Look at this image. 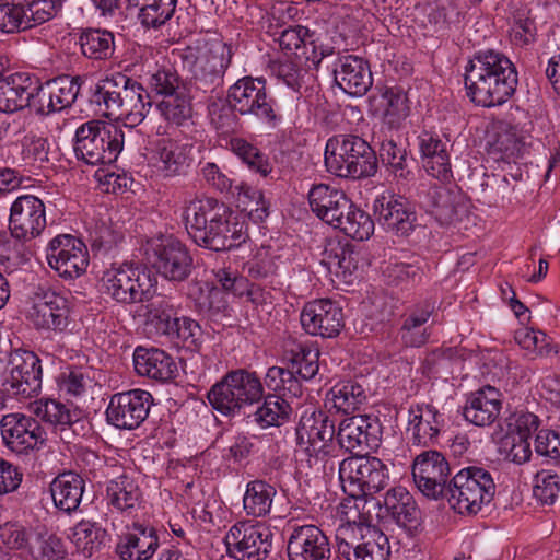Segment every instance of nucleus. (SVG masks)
Instances as JSON below:
<instances>
[{
	"label": "nucleus",
	"mask_w": 560,
	"mask_h": 560,
	"mask_svg": "<svg viewBox=\"0 0 560 560\" xmlns=\"http://www.w3.org/2000/svg\"><path fill=\"white\" fill-rule=\"evenodd\" d=\"M443 427V415L435 406L430 404L410 406L406 435L412 445L430 446L435 444Z\"/></svg>",
	"instance_id": "nucleus-25"
},
{
	"label": "nucleus",
	"mask_w": 560,
	"mask_h": 560,
	"mask_svg": "<svg viewBox=\"0 0 560 560\" xmlns=\"http://www.w3.org/2000/svg\"><path fill=\"white\" fill-rule=\"evenodd\" d=\"M183 218L192 241L214 252L238 247L247 237L245 222L214 198L185 201Z\"/></svg>",
	"instance_id": "nucleus-1"
},
{
	"label": "nucleus",
	"mask_w": 560,
	"mask_h": 560,
	"mask_svg": "<svg viewBox=\"0 0 560 560\" xmlns=\"http://www.w3.org/2000/svg\"><path fill=\"white\" fill-rule=\"evenodd\" d=\"M435 310L431 301L419 302L408 308L400 328L401 341L407 347H421L429 340L428 322Z\"/></svg>",
	"instance_id": "nucleus-35"
},
{
	"label": "nucleus",
	"mask_w": 560,
	"mask_h": 560,
	"mask_svg": "<svg viewBox=\"0 0 560 560\" xmlns=\"http://www.w3.org/2000/svg\"><path fill=\"white\" fill-rule=\"evenodd\" d=\"M147 261L164 279L185 281L192 269V257L188 248L172 236L150 238L142 246Z\"/></svg>",
	"instance_id": "nucleus-11"
},
{
	"label": "nucleus",
	"mask_w": 560,
	"mask_h": 560,
	"mask_svg": "<svg viewBox=\"0 0 560 560\" xmlns=\"http://www.w3.org/2000/svg\"><path fill=\"white\" fill-rule=\"evenodd\" d=\"M147 83L153 92L163 97L189 85L180 81L176 70L171 65L165 63L164 59L162 65L156 62L153 70H148Z\"/></svg>",
	"instance_id": "nucleus-53"
},
{
	"label": "nucleus",
	"mask_w": 560,
	"mask_h": 560,
	"mask_svg": "<svg viewBox=\"0 0 560 560\" xmlns=\"http://www.w3.org/2000/svg\"><path fill=\"white\" fill-rule=\"evenodd\" d=\"M411 472L417 489L424 497L438 500L445 494L451 469L442 453L433 450L421 452L413 459Z\"/></svg>",
	"instance_id": "nucleus-17"
},
{
	"label": "nucleus",
	"mask_w": 560,
	"mask_h": 560,
	"mask_svg": "<svg viewBox=\"0 0 560 560\" xmlns=\"http://www.w3.org/2000/svg\"><path fill=\"white\" fill-rule=\"evenodd\" d=\"M271 537L264 524L243 521L230 528L224 541L230 556L237 560H262L271 550Z\"/></svg>",
	"instance_id": "nucleus-13"
},
{
	"label": "nucleus",
	"mask_w": 560,
	"mask_h": 560,
	"mask_svg": "<svg viewBox=\"0 0 560 560\" xmlns=\"http://www.w3.org/2000/svg\"><path fill=\"white\" fill-rule=\"evenodd\" d=\"M152 405V395L143 389L114 394L105 411L106 421L119 430H135L148 418Z\"/></svg>",
	"instance_id": "nucleus-15"
},
{
	"label": "nucleus",
	"mask_w": 560,
	"mask_h": 560,
	"mask_svg": "<svg viewBox=\"0 0 560 560\" xmlns=\"http://www.w3.org/2000/svg\"><path fill=\"white\" fill-rule=\"evenodd\" d=\"M45 228V205L38 197L22 195L13 201L10 208L9 229L14 238L31 241L39 236Z\"/></svg>",
	"instance_id": "nucleus-21"
},
{
	"label": "nucleus",
	"mask_w": 560,
	"mask_h": 560,
	"mask_svg": "<svg viewBox=\"0 0 560 560\" xmlns=\"http://www.w3.org/2000/svg\"><path fill=\"white\" fill-rule=\"evenodd\" d=\"M225 375L229 377V382L233 386V389L236 390L237 396L243 398L247 406L261 398L264 387L256 373L240 369L231 371Z\"/></svg>",
	"instance_id": "nucleus-56"
},
{
	"label": "nucleus",
	"mask_w": 560,
	"mask_h": 560,
	"mask_svg": "<svg viewBox=\"0 0 560 560\" xmlns=\"http://www.w3.org/2000/svg\"><path fill=\"white\" fill-rule=\"evenodd\" d=\"M35 413L45 422L60 427L61 431H66L75 421L77 416L67 405L55 399L39 400Z\"/></svg>",
	"instance_id": "nucleus-58"
},
{
	"label": "nucleus",
	"mask_w": 560,
	"mask_h": 560,
	"mask_svg": "<svg viewBox=\"0 0 560 560\" xmlns=\"http://www.w3.org/2000/svg\"><path fill=\"white\" fill-rule=\"evenodd\" d=\"M207 397L214 410L228 417L238 415L247 406L243 398L237 396L226 375L220 382L212 385Z\"/></svg>",
	"instance_id": "nucleus-49"
},
{
	"label": "nucleus",
	"mask_w": 560,
	"mask_h": 560,
	"mask_svg": "<svg viewBox=\"0 0 560 560\" xmlns=\"http://www.w3.org/2000/svg\"><path fill=\"white\" fill-rule=\"evenodd\" d=\"M46 259L63 279H77L89 266V253L85 244L77 237L62 234L54 237L48 246Z\"/></svg>",
	"instance_id": "nucleus-16"
},
{
	"label": "nucleus",
	"mask_w": 560,
	"mask_h": 560,
	"mask_svg": "<svg viewBox=\"0 0 560 560\" xmlns=\"http://www.w3.org/2000/svg\"><path fill=\"white\" fill-rule=\"evenodd\" d=\"M231 150L236 154L248 167L266 177L271 172L270 163L259 150L242 138H234L230 141Z\"/></svg>",
	"instance_id": "nucleus-60"
},
{
	"label": "nucleus",
	"mask_w": 560,
	"mask_h": 560,
	"mask_svg": "<svg viewBox=\"0 0 560 560\" xmlns=\"http://www.w3.org/2000/svg\"><path fill=\"white\" fill-rule=\"evenodd\" d=\"M128 83L129 77L121 73L107 77L92 89L91 104L95 105L96 110L103 116L116 120L122 106L125 85Z\"/></svg>",
	"instance_id": "nucleus-34"
},
{
	"label": "nucleus",
	"mask_w": 560,
	"mask_h": 560,
	"mask_svg": "<svg viewBox=\"0 0 560 560\" xmlns=\"http://www.w3.org/2000/svg\"><path fill=\"white\" fill-rule=\"evenodd\" d=\"M266 84L264 78L243 77L229 88L226 100L229 106L240 115H252L275 128L281 122L282 116Z\"/></svg>",
	"instance_id": "nucleus-8"
},
{
	"label": "nucleus",
	"mask_w": 560,
	"mask_h": 560,
	"mask_svg": "<svg viewBox=\"0 0 560 560\" xmlns=\"http://www.w3.org/2000/svg\"><path fill=\"white\" fill-rule=\"evenodd\" d=\"M107 504L110 512L133 518L143 508V495L138 482L122 475L108 482L106 488Z\"/></svg>",
	"instance_id": "nucleus-32"
},
{
	"label": "nucleus",
	"mask_w": 560,
	"mask_h": 560,
	"mask_svg": "<svg viewBox=\"0 0 560 560\" xmlns=\"http://www.w3.org/2000/svg\"><path fill=\"white\" fill-rule=\"evenodd\" d=\"M73 298L70 291L47 290L37 295L28 319L38 330L61 334L72 324Z\"/></svg>",
	"instance_id": "nucleus-12"
},
{
	"label": "nucleus",
	"mask_w": 560,
	"mask_h": 560,
	"mask_svg": "<svg viewBox=\"0 0 560 560\" xmlns=\"http://www.w3.org/2000/svg\"><path fill=\"white\" fill-rule=\"evenodd\" d=\"M332 73L335 83L351 96L364 95L373 83L369 63L353 55L338 57Z\"/></svg>",
	"instance_id": "nucleus-26"
},
{
	"label": "nucleus",
	"mask_w": 560,
	"mask_h": 560,
	"mask_svg": "<svg viewBox=\"0 0 560 560\" xmlns=\"http://www.w3.org/2000/svg\"><path fill=\"white\" fill-rule=\"evenodd\" d=\"M376 526L364 522H346L336 529L337 551L340 557L351 560L354 553L362 551L361 542L365 541V529H374Z\"/></svg>",
	"instance_id": "nucleus-50"
},
{
	"label": "nucleus",
	"mask_w": 560,
	"mask_h": 560,
	"mask_svg": "<svg viewBox=\"0 0 560 560\" xmlns=\"http://www.w3.org/2000/svg\"><path fill=\"white\" fill-rule=\"evenodd\" d=\"M81 85L80 77L62 75L40 86V106L35 110L40 115L61 112L70 107L78 97Z\"/></svg>",
	"instance_id": "nucleus-31"
},
{
	"label": "nucleus",
	"mask_w": 560,
	"mask_h": 560,
	"mask_svg": "<svg viewBox=\"0 0 560 560\" xmlns=\"http://www.w3.org/2000/svg\"><path fill=\"white\" fill-rule=\"evenodd\" d=\"M502 393L491 385L482 386L466 397L464 419L476 427H490L502 409Z\"/></svg>",
	"instance_id": "nucleus-28"
},
{
	"label": "nucleus",
	"mask_w": 560,
	"mask_h": 560,
	"mask_svg": "<svg viewBox=\"0 0 560 560\" xmlns=\"http://www.w3.org/2000/svg\"><path fill=\"white\" fill-rule=\"evenodd\" d=\"M348 209L343 211L340 218L332 226L339 230L345 235L355 241H366L374 233V221L371 215L357 206L351 199L349 200Z\"/></svg>",
	"instance_id": "nucleus-44"
},
{
	"label": "nucleus",
	"mask_w": 560,
	"mask_h": 560,
	"mask_svg": "<svg viewBox=\"0 0 560 560\" xmlns=\"http://www.w3.org/2000/svg\"><path fill=\"white\" fill-rule=\"evenodd\" d=\"M325 166L330 174L343 178H365L377 172V158L372 147L355 135H337L326 142Z\"/></svg>",
	"instance_id": "nucleus-3"
},
{
	"label": "nucleus",
	"mask_w": 560,
	"mask_h": 560,
	"mask_svg": "<svg viewBox=\"0 0 560 560\" xmlns=\"http://www.w3.org/2000/svg\"><path fill=\"white\" fill-rule=\"evenodd\" d=\"M125 144L122 129L102 120L80 125L74 135L73 151L88 165H105L117 161Z\"/></svg>",
	"instance_id": "nucleus-5"
},
{
	"label": "nucleus",
	"mask_w": 560,
	"mask_h": 560,
	"mask_svg": "<svg viewBox=\"0 0 560 560\" xmlns=\"http://www.w3.org/2000/svg\"><path fill=\"white\" fill-rule=\"evenodd\" d=\"M364 388L355 381L348 380L335 384L326 395V406L337 412L357 411L365 401Z\"/></svg>",
	"instance_id": "nucleus-43"
},
{
	"label": "nucleus",
	"mask_w": 560,
	"mask_h": 560,
	"mask_svg": "<svg viewBox=\"0 0 560 560\" xmlns=\"http://www.w3.org/2000/svg\"><path fill=\"white\" fill-rule=\"evenodd\" d=\"M183 67L190 75L188 84L203 92L212 91L223 83V77L232 60V49L223 43L210 47L185 49Z\"/></svg>",
	"instance_id": "nucleus-9"
},
{
	"label": "nucleus",
	"mask_w": 560,
	"mask_h": 560,
	"mask_svg": "<svg viewBox=\"0 0 560 560\" xmlns=\"http://www.w3.org/2000/svg\"><path fill=\"white\" fill-rule=\"evenodd\" d=\"M517 83L514 63L493 49L477 51L465 67L467 96L482 107L506 103L515 93Z\"/></svg>",
	"instance_id": "nucleus-2"
},
{
	"label": "nucleus",
	"mask_w": 560,
	"mask_h": 560,
	"mask_svg": "<svg viewBox=\"0 0 560 560\" xmlns=\"http://www.w3.org/2000/svg\"><path fill=\"white\" fill-rule=\"evenodd\" d=\"M384 506L396 524L406 530L412 532L420 525L421 512L406 488L389 489L384 497Z\"/></svg>",
	"instance_id": "nucleus-36"
},
{
	"label": "nucleus",
	"mask_w": 560,
	"mask_h": 560,
	"mask_svg": "<svg viewBox=\"0 0 560 560\" xmlns=\"http://www.w3.org/2000/svg\"><path fill=\"white\" fill-rule=\"evenodd\" d=\"M380 159L397 178L408 179L411 175L407 166V152L393 139H385L381 143Z\"/></svg>",
	"instance_id": "nucleus-59"
},
{
	"label": "nucleus",
	"mask_w": 560,
	"mask_h": 560,
	"mask_svg": "<svg viewBox=\"0 0 560 560\" xmlns=\"http://www.w3.org/2000/svg\"><path fill=\"white\" fill-rule=\"evenodd\" d=\"M82 55L94 61L112 58L115 52L114 34L103 28H86L79 36Z\"/></svg>",
	"instance_id": "nucleus-45"
},
{
	"label": "nucleus",
	"mask_w": 560,
	"mask_h": 560,
	"mask_svg": "<svg viewBox=\"0 0 560 560\" xmlns=\"http://www.w3.org/2000/svg\"><path fill=\"white\" fill-rule=\"evenodd\" d=\"M284 354L292 371L302 380H312L318 373L319 351L312 343L301 340H289L284 346Z\"/></svg>",
	"instance_id": "nucleus-41"
},
{
	"label": "nucleus",
	"mask_w": 560,
	"mask_h": 560,
	"mask_svg": "<svg viewBox=\"0 0 560 560\" xmlns=\"http://www.w3.org/2000/svg\"><path fill=\"white\" fill-rule=\"evenodd\" d=\"M421 202L441 223L452 222L456 214L454 195L444 186H430Z\"/></svg>",
	"instance_id": "nucleus-52"
},
{
	"label": "nucleus",
	"mask_w": 560,
	"mask_h": 560,
	"mask_svg": "<svg viewBox=\"0 0 560 560\" xmlns=\"http://www.w3.org/2000/svg\"><path fill=\"white\" fill-rule=\"evenodd\" d=\"M338 474L343 492L355 500L380 492L389 482V470L377 457L345 458L339 463Z\"/></svg>",
	"instance_id": "nucleus-10"
},
{
	"label": "nucleus",
	"mask_w": 560,
	"mask_h": 560,
	"mask_svg": "<svg viewBox=\"0 0 560 560\" xmlns=\"http://www.w3.org/2000/svg\"><path fill=\"white\" fill-rule=\"evenodd\" d=\"M307 198L312 212L330 226L335 225L337 219L350 206V198L343 190L327 184L314 185Z\"/></svg>",
	"instance_id": "nucleus-30"
},
{
	"label": "nucleus",
	"mask_w": 560,
	"mask_h": 560,
	"mask_svg": "<svg viewBox=\"0 0 560 560\" xmlns=\"http://www.w3.org/2000/svg\"><path fill=\"white\" fill-rule=\"evenodd\" d=\"M71 530V540L85 556H92L105 545L106 529L97 522L81 520Z\"/></svg>",
	"instance_id": "nucleus-51"
},
{
	"label": "nucleus",
	"mask_w": 560,
	"mask_h": 560,
	"mask_svg": "<svg viewBox=\"0 0 560 560\" xmlns=\"http://www.w3.org/2000/svg\"><path fill=\"white\" fill-rule=\"evenodd\" d=\"M128 9L137 8V20L144 30H161L174 16L177 0H127Z\"/></svg>",
	"instance_id": "nucleus-39"
},
{
	"label": "nucleus",
	"mask_w": 560,
	"mask_h": 560,
	"mask_svg": "<svg viewBox=\"0 0 560 560\" xmlns=\"http://www.w3.org/2000/svg\"><path fill=\"white\" fill-rule=\"evenodd\" d=\"M84 490V479L72 471L58 475L50 485L55 506L68 514L79 509Z\"/></svg>",
	"instance_id": "nucleus-37"
},
{
	"label": "nucleus",
	"mask_w": 560,
	"mask_h": 560,
	"mask_svg": "<svg viewBox=\"0 0 560 560\" xmlns=\"http://www.w3.org/2000/svg\"><path fill=\"white\" fill-rule=\"evenodd\" d=\"M135 371L160 383H166L176 377L175 360L162 349L137 347L133 351Z\"/></svg>",
	"instance_id": "nucleus-33"
},
{
	"label": "nucleus",
	"mask_w": 560,
	"mask_h": 560,
	"mask_svg": "<svg viewBox=\"0 0 560 560\" xmlns=\"http://www.w3.org/2000/svg\"><path fill=\"white\" fill-rule=\"evenodd\" d=\"M365 541L361 542L359 553H354L351 560H386L389 556V542L387 536L377 527L365 529Z\"/></svg>",
	"instance_id": "nucleus-61"
},
{
	"label": "nucleus",
	"mask_w": 560,
	"mask_h": 560,
	"mask_svg": "<svg viewBox=\"0 0 560 560\" xmlns=\"http://www.w3.org/2000/svg\"><path fill=\"white\" fill-rule=\"evenodd\" d=\"M381 225L398 236H408L415 229L416 213L406 198L401 196H382L374 203Z\"/></svg>",
	"instance_id": "nucleus-27"
},
{
	"label": "nucleus",
	"mask_w": 560,
	"mask_h": 560,
	"mask_svg": "<svg viewBox=\"0 0 560 560\" xmlns=\"http://www.w3.org/2000/svg\"><path fill=\"white\" fill-rule=\"evenodd\" d=\"M270 70L278 80L299 94L310 79L308 70L294 60L278 59L271 63Z\"/></svg>",
	"instance_id": "nucleus-57"
},
{
	"label": "nucleus",
	"mask_w": 560,
	"mask_h": 560,
	"mask_svg": "<svg viewBox=\"0 0 560 560\" xmlns=\"http://www.w3.org/2000/svg\"><path fill=\"white\" fill-rule=\"evenodd\" d=\"M145 310L147 327L154 329L158 335L173 334L178 317H175V305L171 299L159 296L145 305Z\"/></svg>",
	"instance_id": "nucleus-48"
},
{
	"label": "nucleus",
	"mask_w": 560,
	"mask_h": 560,
	"mask_svg": "<svg viewBox=\"0 0 560 560\" xmlns=\"http://www.w3.org/2000/svg\"><path fill=\"white\" fill-rule=\"evenodd\" d=\"M121 105L120 114H118L116 120L133 128L144 120L151 109L152 102L148 91L140 83L129 78L128 85H125Z\"/></svg>",
	"instance_id": "nucleus-38"
},
{
	"label": "nucleus",
	"mask_w": 560,
	"mask_h": 560,
	"mask_svg": "<svg viewBox=\"0 0 560 560\" xmlns=\"http://www.w3.org/2000/svg\"><path fill=\"white\" fill-rule=\"evenodd\" d=\"M31 28L23 2H0V32L15 33Z\"/></svg>",
	"instance_id": "nucleus-62"
},
{
	"label": "nucleus",
	"mask_w": 560,
	"mask_h": 560,
	"mask_svg": "<svg viewBox=\"0 0 560 560\" xmlns=\"http://www.w3.org/2000/svg\"><path fill=\"white\" fill-rule=\"evenodd\" d=\"M276 493L275 487L264 480L249 481L243 497V508L247 515L254 517L267 515Z\"/></svg>",
	"instance_id": "nucleus-46"
},
{
	"label": "nucleus",
	"mask_w": 560,
	"mask_h": 560,
	"mask_svg": "<svg viewBox=\"0 0 560 560\" xmlns=\"http://www.w3.org/2000/svg\"><path fill=\"white\" fill-rule=\"evenodd\" d=\"M159 547L154 527L133 522L132 532L119 536L116 555L120 560H149Z\"/></svg>",
	"instance_id": "nucleus-29"
},
{
	"label": "nucleus",
	"mask_w": 560,
	"mask_h": 560,
	"mask_svg": "<svg viewBox=\"0 0 560 560\" xmlns=\"http://www.w3.org/2000/svg\"><path fill=\"white\" fill-rule=\"evenodd\" d=\"M3 445L19 455L40 450L46 442V432L33 417L21 412L4 415L0 420Z\"/></svg>",
	"instance_id": "nucleus-14"
},
{
	"label": "nucleus",
	"mask_w": 560,
	"mask_h": 560,
	"mask_svg": "<svg viewBox=\"0 0 560 560\" xmlns=\"http://www.w3.org/2000/svg\"><path fill=\"white\" fill-rule=\"evenodd\" d=\"M40 84L28 72H10L0 80V110L15 113L32 106V100L38 96Z\"/></svg>",
	"instance_id": "nucleus-23"
},
{
	"label": "nucleus",
	"mask_w": 560,
	"mask_h": 560,
	"mask_svg": "<svg viewBox=\"0 0 560 560\" xmlns=\"http://www.w3.org/2000/svg\"><path fill=\"white\" fill-rule=\"evenodd\" d=\"M287 551L289 560H329L331 555L328 537L315 525L294 527Z\"/></svg>",
	"instance_id": "nucleus-24"
},
{
	"label": "nucleus",
	"mask_w": 560,
	"mask_h": 560,
	"mask_svg": "<svg viewBox=\"0 0 560 560\" xmlns=\"http://www.w3.org/2000/svg\"><path fill=\"white\" fill-rule=\"evenodd\" d=\"M27 553L34 560H63L67 550L62 540L55 535H39L30 545Z\"/></svg>",
	"instance_id": "nucleus-63"
},
{
	"label": "nucleus",
	"mask_w": 560,
	"mask_h": 560,
	"mask_svg": "<svg viewBox=\"0 0 560 560\" xmlns=\"http://www.w3.org/2000/svg\"><path fill=\"white\" fill-rule=\"evenodd\" d=\"M323 264L330 272L337 277H342L346 281L357 271L358 265L353 257V252L339 244H329L324 253Z\"/></svg>",
	"instance_id": "nucleus-54"
},
{
	"label": "nucleus",
	"mask_w": 560,
	"mask_h": 560,
	"mask_svg": "<svg viewBox=\"0 0 560 560\" xmlns=\"http://www.w3.org/2000/svg\"><path fill=\"white\" fill-rule=\"evenodd\" d=\"M445 493L451 506L458 514L476 515L492 501L495 483L487 469L468 466L455 474Z\"/></svg>",
	"instance_id": "nucleus-6"
},
{
	"label": "nucleus",
	"mask_w": 560,
	"mask_h": 560,
	"mask_svg": "<svg viewBox=\"0 0 560 560\" xmlns=\"http://www.w3.org/2000/svg\"><path fill=\"white\" fill-rule=\"evenodd\" d=\"M265 384L281 397L296 398L302 394V384L294 371L281 366H271L265 376Z\"/></svg>",
	"instance_id": "nucleus-55"
},
{
	"label": "nucleus",
	"mask_w": 560,
	"mask_h": 560,
	"mask_svg": "<svg viewBox=\"0 0 560 560\" xmlns=\"http://www.w3.org/2000/svg\"><path fill=\"white\" fill-rule=\"evenodd\" d=\"M335 434V423L324 411L306 410L295 432V458L300 466L325 472L330 462Z\"/></svg>",
	"instance_id": "nucleus-4"
},
{
	"label": "nucleus",
	"mask_w": 560,
	"mask_h": 560,
	"mask_svg": "<svg viewBox=\"0 0 560 560\" xmlns=\"http://www.w3.org/2000/svg\"><path fill=\"white\" fill-rule=\"evenodd\" d=\"M156 278L145 267L133 264L113 265L101 278L102 292L124 305L150 300Z\"/></svg>",
	"instance_id": "nucleus-7"
},
{
	"label": "nucleus",
	"mask_w": 560,
	"mask_h": 560,
	"mask_svg": "<svg viewBox=\"0 0 560 560\" xmlns=\"http://www.w3.org/2000/svg\"><path fill=\"white\" fill-rule=\"evenodd\" d=\"M7 392L19 398H31L42 389V363L33 351L16 350L11 354Z\"/></svg>",
	"instance_id": "nucleus-20"
},
{
	"label": "nucleus",
	"mask_w": 560,
	"mask_h": 560,
	"mask_svg": "<svg viewBox=\"0 0 560 560\" xmlns=\"http://www.w3.org/2000/svg\"><path fill=\"white\" fill-rule=\"evenodd\" d=\"M278 43L287 56L294 55L298 59L306 61H315L317 58L314 33L306 26L294 25L283 30Z\"/></svg>",
	"instance_id": "nucleus-42"
},
{
	"label": "nucleus",
	"mask_w": 560,
	"mask_h": 560,
	"mask_svg": "<svg viewBox=\"0 0 560 560\" xmlns=\"http://www.w3.org/2000/svg\"><path fill=\"white\" fill-rule=\"evenodd\" d=\"M192 85L180 88L179 91L164 96L156 103V110L160 116L176 126L186 125L194 115Z\"/></svg>",
	"instance_id": "nucleus-40"
},
{
	"label": "nucleus",
	"mask_w": 560,
	"mask_h": 560,
	"mask_svg": "<svg viewBox=\"0 0 560 560\" xmlns=\"http://www.w3.org/2000/svg\"><path fill=\"white\" fill-rule=\"evenodd\" d=\"M292 412L290 402L280 395H268L254 412V421L262 429L280 427L289 421Z\"/></svg>",
	"instance_id": "nucleus-47"
},
{
	"label": "nucleus",
	"mask_w": 560,
	"mask_h": 560,
	"mask_svg": "<svg viewBox=\"0 0 560 560\" xmlns=\"http://www.w3.org/2000/svg\"><path fill=\"white\" fill-rule=\"evenodd\" d=\"M172 332L166 337L176 339L189 350H197L202 343V329L196 320L189 317H178Z\"/></svg>",
	"instance_id": "nucleus-64"
},
{
	"label": "nucleus",
	"mask_w": 560,
	"mask_h": 560,
	"mask_svg": "<svg viewBox=\"0 0 560 560\" xmlns=\"http://www.w3.org/2000/svg\"><path fill=\"white\" fill-rule=\"evenodd\" d=\"M339 445L351 453H368L377 448L382 438V423L371 415H355L343 419L336 434Z\"/></svg>",
	"instance_id": "nucleus-19"
},
{
	"label": "nucleus",
	"mask_w": 560,
	"mask_h": 560,
	"mask_svg": "<svg viewBox=\"0 0 560 560\" xmlns=\"http://www.w3.org/2000/svg\"><path fill=\"white\" fill-rule=\"evenodd\" d=\"M191 160L190 144L162 137L151 143L148 166L156 176L171 178L185 175Z\"/></svg>",
	"instance_id": "nucleus-18"
},
{
	"label": "nucleus",
	"mask_w": 560,
	"mask_h": 560,
	"mask_svg": "<svg viewBox=\"0 0 560 560\" xmlns=\"http://www.w3.org/2000/svg\"><path fill=\"white\" fill-rule=\"evenodd\" d=\"M300 320L308 335L334 338L343 327L342 307L331 299H316L304 305Z\"/></svg>",
	"instance_id": "nucleus-22"
}]
</instances>
